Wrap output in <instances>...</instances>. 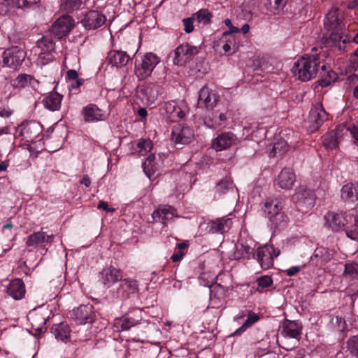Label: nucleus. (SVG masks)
Segmentation results:
<instances>
[{
	"label": "nucleus",
	"mask_w": 358,
	"mask_h": 358,
	"mask_svg": "<svg viewBox=\"0 0 358 358\" xmlns=\"http://www.w3.org/2000/svg\"><path fill=\"white\" fill-rule=\"evenodd\" d=\"M29 320L33 327L37 331H42L46 323V318L37 313L30 314Z\"/></svg>",
	"instance_id": "a18cd8bd"
},
{
	"label": "nucleus",
	"mask_w": 358,
	"mask_h": 358,
	"mask_svg": "<svg viewBox=\"0 0 358 358\" xmlns=\"http://www.w3.org/2000/svg\"><path fill=\"white\" fill-rule=\"evenodd\" d=\"M282 209V205L278 200L266 201L264 203V211L267 213L270 219L276 215L277 219H281L283 222L287 220V215L280 213Z\"/></svg>",
	"instance_id": "bb28decb"
},
{
	"label": "nucleus",
	"mask_w": 358,
	"mask_h": 358,
	"mask_svg": "<svg viewBox=\"0 0 358 358\" xmlns=\"http://www.w3.org/2000/svg\"><path fill=\"white\" fill-rule=\"evenodd\" d=\"M348 129L343 126H338L335 130L327 133L323 137V145L328 150L336 149L343 136L348 132Z\"/></svg>",
	"instance_id": "dca6fc26"
},
{
	"label": "nucleus",
	"mask_w": 358,
	"mask_h": 358,
	"mask_svg": "<svg viewBox=\"0 0 358 358\" xmlns=\"http://www.w3.org/2000/svg\"><path fill=\"white\" fill-rule=\"evenodd\" d=\"M194 137L193 130L185 124H177L174 126L172 130V140L177 144H188L193 140Z\"/></svg>",
	"instance_id": "f8f14e48"
},
{
	"label": "nucleus",
	"mask_w": 358,
	"mask_h": 358,
	"mask_svg": "<svg viewBox=\"0 0 358 358\" xmlns=\"http://www.w3.org/2000/svg\"><path fill=\"white\" fill-rule=\"evenodd\" d=\"M351 217L345 213H336L329 212L325 215L326 223L333 231L342 229L350 220Z\"/></svg>",
	"instance_id": "f3484780"
},
{
	"label": "nucleus",
	"mask_w": 358,
	"mask_h": 358,
	"mask_svg": "<svg viewBox=\"0 0 358 358\" xmlns=\"http://www.w3.org/2000/svg\"><path fill=\"white\" fill-rule=\"evenodd\" d=\"M106 17L97 10H90L80 22H106Z\"/></svg>",
	"instance_id": "ea45409f"
},
{
	"label": "nucleus",
	"mask_w": 358,
	"mask_h": 358,
	"mask_svg": "<svg viewBox=\"0 0 358 358\" xmlns=\"http://www.w3.org/2000/svg\"><path fill=\"white\" fill-rule=\"evenodd\" d=\"M82 3V0H61L60 9L67 13L61 15L55 22H74L70 13L78 10Z\"/></svg>",
	"instance_id": "a211bd4d"
},
{
	"label": "nucleus",
	"mask_w": 358,
	"mask_h": 358,
	"mask_svg": "<svg viewBox=\"0 0 358 358\" xmlns=\"http://www.w3.org/2000/svg\"><path fill=\"white\" fill-rule=\"evenodd\" d=\"M137 322L131 318L123 317L115 320L114 327L117 331H125L135 326Z\"/></svg>",
	"instance_id": "58836bf2"
},
{
	"label": "nucleus",
	"mask_w": 358,
	"mask_h": 358,
	"mask_svg": "<svg viewBox=\"0 0 358 358\" xmlns=\"http://www.w3.org/2000/svg\"><path fill=\"white\" fill-rule=\"evenodd\" d=\"M271 220L276 228H283L288 222V217H287V220L283 222L281 219H277L275 215Z\"/></svg>",
	"instance_id": "5fc2aeb1"
},
{
	"label": "nucleus",
	"mask_w": 358,
	"mask_h": 358,
	"mask_svg": "<svg viewBox=\"0 0 358 358\" xmlns=\"http://www.w3.org/2000/svg\"><path fill=\"white\" fill-rule=\"evenodd\" d=\"M344 275L346 278H353L358 281V264L348 263L345 264Z\"/></svg>",
	"instance_id": "49530a36"
},
{
	"label": "nucleus",
	"mask_w": 358,
	"mask_h": 358,
	"mask_svg": "<svg viewBox=\"0 0 358 358\" xmlns=\"http://www.w3.org/2000/svg\"><path fill=\"white\" fill-rule=\"evenodd\" d=\"M138 290V282L131 278L121 280L117 287V296L121 299H127L135 294Z\"/></svg>",
	"instance_id": "6ab92c4d"
},
{
	"label": "nucleus",
	"mask_w": 358,
	"mask_h": 358,
	"mask_svg": "<svg viewBox=\"0 0 358 358\" xmlns=\"http://www.w3.org/2000/svg\"><path fill=\"white\" fill-rule=\"evenodd\" d=\"M347 345L350 352L358 357V336H355L349 338L347 342Z\"/></svg>",
	"instance_id": "8fccbe9b"
},
{
	"label": "nucleus",
	"mask_w": 358,
	"mask_h": 358,
	"mask_svg": "<svg viewBox=\"0 0 358 358\" xmlns=\"http://www.w3.org/2000/svg\"><path fill=\"white\" fill-rule=\"evenodd\" d=\"M327 18L328 20V22L332 23V22H339V19L337 17V10H334L329 12L327 15Z\"/></svg>",
	"instance_id": "6e6d98bb"
},
{
	"label": "nucleus",
	"mask_w": 358,
	"mask_h": 358,
	"mask_svg": "<svg viewBox=\"0 0 358 358\" xmlns=\"http://www.w3.org/2000/svg\"><path fill=\"white\" fill-rule=\"evenodd\" d=\"M32 52L38 55L36 62L43 66L48 64L55 59V43L47 36H43L38 40L36 46L32 49Z\"/></svg>",
	"instance_id": "7ed1b4c3"
},
{
	"label": "nucleus",
	"mask_w": 358,
	"mask_h": 358,
	"mask_svg": "<svg viewBox=\"0 0 358 358\" xmlns=\"http://www.w3.org/2000/svg\"><path fill=\"white\" fill-rule=\"evenodd\" d=\"M70 86H71V88H78L80 86H81L83 83V79H76L75 80H71L70 81Z\"/></svg>",
	"instance_id": "69168bd1"
},
{
	"label": "nucleus",
	"mask_w": 358,
	"mask_h": 358,
	"mask_svg": "<svg viewBox=\"0 0 358 358\" xmlns=\"http://www.w3.org/2000/svg\"><path fill=\"white\" fill-rule=\"evenodd\" d=\"M161 62L159 57L153 52L145 53L140 59L135 62L134 73L139 80H145L150 77L156 67Z\"/></svg>",
	"instance_id": "f03ea898"
},
{
	"label": "nucleus",
	"mask_w": 358,
	"mask_h": 358,
	"mask_svg": "<svg viewBox=\"0 0 358 358\" xmlns=\"http://www.w3.org/2000/svg\"><path fill=\"white\" fill-rule=\"evenodd\" d=\"M259 317L257 314H251L250 315L243 325L237 329L235 332L233 334L234 336H240L247 329L251 327L253 324L257 322L259 320Z\"/></svg>",
	"instance_id": "79ce46f5"
},
{
	"label": "nucleus",
	"mask_w": 358,
	"mask_h": 358,
	"mask_svg": "<svg viewBox=\"0 0 358 358\" xmlns=\"http://www.w3.org/2000/svg\"><path fill=\"white\" fill-rule=\"evenodd\" d=\"M158 88L152 83L146 85L137 91V96L142 103L149 106L155 102L158 97Z\"/></svg>",
	"instance_id": "aec40b11"
},
{
	"label": "nucleus",
	"mask_w": 358,
	"mask_h": 358,
	"mask_svg": "<svg viewBox=\"0 0 358 358\" xmlns=\"http://www.w3.org/2000/svg\"><path fill=\"white\" fill-rule=\"evenodd\" d=\"M217 92L208 87H202L199 94L198 106L208 110L213 109L218 101Z\"/></svg>",
	"instance_id": "ddd939ff"
},
{
	"label": "nucleus",
	"mask_w": 358,
	"mask_h": 358,
	"mask_svg": "<svg viewBox=\"0 0 358 358\" xmlns=\"http://www.w3.org/2000/svg\"><path fill=\"white\" fill-rule=\"evenodd\" d=\"M232 225L231 219L222 217L209 222V230L212 233H224L227 231Z\"/></svg>",
	"instance_id": "c756f323"
},
{
	"label": "nucleus",
	"mask_w": 358,
	"mask_h": 358,
	"mask_svg": "<svg viewBox=\"0 0 358 358\" xmlns=\"http://www.w3.org/2000/svg\"><path fill=\"white\" fill-rule=\"evenodd\" d=\"M342 199L348 203L358 200V183H348L341 189Z\"/></svg>",
	"instance_id": "c85d7f7f"
},
{
	"label": "nucleus",
	"mask_w": 358,
	"mask_h": 358,
	"mask_svg": "<svg viewBox=\"0 0 358 358\" xmlns=\"http://www.w3.org/2000/svg\"><path fill=\"white\" fill-rule=\"evenodd\" d=\"M62 96L57 92H51L44 97L43 103L44 106L52 111L58 110L61 106Z\"/></svg>",
	"instance_id": "2f4dec72"
},
{
	"label": "nucleus",
	"mask_w": 358,
	"mask_h": 358,
	"mask_svg": "<svg viewBox=\"0 0 358 358\" xmlns=\"http://www.w3.org/2000/svg\"><path fill=\"white\" fill-rule=\"evenodd\" d=\"M213 17V14L208 9H200L191 17L184 18L182 22H194L197 20L199 22H209Z\"/></svg>",
	"instance_id": "72a5a7b5"
},
{
	"label": "nucleus",
	"mask_w": 358,
	"mask_h": 358,
	"mask_svg": "<svg viewBox=\"0 0 358 358\" xmlns=\"http://www.w3.org/2000/svg\"><path fill=\"white\" fill-rule=\"evenodd\" d=\"M52 331L57 340L66 341L69 338L71 329L68 324L62 322L53 325Z\"/></svg>",
	"instance_id": "473e14b6"
},
{
	"label": "nucleus",
	"mask_w": 358,
	"mask_h": 358,
	"mask_svg": "<svg viewBox=\"0 0 358 358\" xmlns=\"http://www.w3.org/2000/svg\"><path fill=\"white\" fill-rule=\"evenodd\" d=\"M72 29L73 24H52L50 32L57 38H62L66 36Z\"/></svg>",
	"instance_id": "c9c22d12"
},
{
	"label": "nucleus",
	"mask_w": 358,
	"mask_h": 358,
	"mask_svg": "<svg viewBox=\"0 0 358 358\" xmlns=\"http://www.w3.org/2000/svg\"><path fill=\"white\" fill-rule=\"evenodd\" d=\"M255 3L252 1H245L240 6V10L237 15L239 20L250 21L252 20V9Z\"/></svg>",
	"instance_id": "f704fd0d"
},
{
	"label": "nucleus",
	"mask_w": 358,
	"mask_h": 358,
	"mask_svg": "<svg viewBox=\"0 0 358 358\" xmlns=\"http://www.w3.org/2000/svg\"><path fill=\"white\" fill-rule=\"evenodd\" d=\"M81 183L83 184L87 187H90L91 185V180H90V177L87 175H85L83 177Z\"/></svg>",
	"instance_id": "774afa93"
},
{
	"label": "nucleus",
	"mask_w": 358,
	"mask_h": 358,
	"mask_svg": "<svg viewBox=\"0 0 358 358\" xmlns=\"http://www.w3.org/2000/svg\"><path fill=\"white\" fill-rule=\"evenodd\" d=\"M327 113L321 103H318L313 106L310 111L308 118L310 131L313 132L317 130L321 124L327 120Z\"/></svg>",
	"instance_id": "4468645a"
},
{
	"label": "nucleus",
	"mask_w": 358,
	"mask_h": 358,
	"mask_svg": "<svg viewBox=\"0 0 358 358\" xmlns=\"http://www.w3.org/2000/svg\"><path fill=\"white\" fill-rule=\"evenodd\" d=\"M6 292L13 299L20 300L25 296L26 289L24 283L21 279H14L8 285Z\"/></svg>",
	"instance_id": "393cba45"
},
{
	"label": "nucleus",
	"mask_w": 358,
	"mask_h": 358,
	"mask_svg": "<svg viewBox=\"0 0 358 358\" xmlns=\"http://www.w3.org/2000/svg\"><path fill=\"white\" fill-rule=\"evenodd\" d=\"M29 79L30 76L28 75H20L17 76L16 81L20 87H23Z\"/></svg>",
	"instance_id": "4d7b16f0"
},
{
	"label": "nucleus",
	"mask_w": 358,
	"mask_h": 358,
	"mask_svg": "<svg viewBox=\"0 0 358 358\" xmlns=\"http://www.w3.org/2000/svg\"><path fill=\"white\" fill-rule=\"evenodd\" d=\"M332 257L333 252L331 250L320 248L315 250L313 256L311 257V260L313 261L314 258H317L318 259L316 264L322 265L329 262Z\"/></svg>",
	"instance_id": "e433bc0d"
},
{
	"label": "nucleus",
	"mask_w": 358,
	"mask_h": 358,
	"mask_svg": "<svg viewBox=\"0 0 358 358\" xmlns=\"http://www.w3.org/2000/svg\"><path fill=\"white\" fill-rule=\"evenodd\" d=\"M13 227V224L11 221L8 220L7 223H6L3 227H2V231L3 233L6 235L7 236L10 235L11 233V229Z\"/></svg>",
	"instance_id": "bf43d9fd"
},
{
	"label": "nucleus",
	"mask_w": 358,
	"mask_h": 358,
	"mask_svg": "<svg viewBox=\"0 0 358 358\" xmlns=\"http://www.w3.org/2000/svg\"><path fill=\"white\" fill-rule=\"evenodd\" d=\"M199 46L192 45L189 43L180 45L174 50L173 64L178 66L184 65L199 52Z\"/></svg>",
	"instance_id": "0eeeda50"
},
{
	"label": "nucleus",
	"mask_w": 358,
	"mask_h": 358,
	"mask_svg": "<svg viewBox=\"0 0 358 358\" xmlns=\"http://www.w3.org/2000/svg\"><path fill=\"white\" fill-rule=\"evenodd\" d=\"M26 57L23 48L13 46L7 48L2 54L3 65L13 70H17Z\"/></svg>",
	"instance_id": "20e7f679"
},
{
	"label": "nucleus",
	"mask_w": 358,
	"mask_h": 358,
	"mask_svg": "<svg viewBox=\"0 0 358 358\" xmlns=\"http://www.w3.org/2000/svg\"><path fill=\"white\" fill-rule=\"evenodd\" d=\"M73 317L79 324L92 322L94 320L95 315L92 305H82L73 312Z\"/></svg>",
	"instance_id": "b1692460"
},
{
	"label": "nucleus",
	"mask_w": 358,
	"mask_h": 358,
	"mask_svg": "<svg viewBox=\"0 0 358 358\" xmlns=\"http://www.w3.org/2000/svg\"><path fill=\"white\" fill-rule=\"evenodd\" d=\"M234 185L232 181L229 178L221 180L215 187V191L220 195L224 194L229 191H232Z\"/></svg>",
	"instance_id": "a19ab883"
},
{
	"label": "nucleus",
	"mask_w": 358,
	"mask_h": 358,
	"mask_svg": "<svg viewBox=\"0 0 358 358\" xmlns=\"http://www.w3.org/2000/svg\"><path fill=\"white\" fill-rule=\"evenodd\" d=\"M280 255V250L273 245H266L259 247L253 254V257L259 263L263 269H268L273 266V259Z\"/></svg>",
	"instance_id": "39448f33"
},
{
	"label": "nucleus",
	"mask_w": 358,
	"mask_h": 358,
	"mask_svg": "<svg viewBox=\"0 0 358 358\" xmlns=\"http://www.w3.org/2000/svg\"><path fill=\"white\" fill-rule=\"evenodd\" d=\"M351 135L355 139L356 143H358V127H352L350 129Z\"/></svg>",
	"instance_id": "0e129e2a"
},
{
	"label": "nucleus",
	"mask_w": 358,
	"mask_h": 358,
	"mask_svg": "<svg viewBox=\"0 0 358 358\" xmlns=\"http://www.w3.org/2000/svg\"><path fill=\"white\" fill-rule=\"evenodd\" d=\"M292 199L301 210H308L314 206L316 196L311 189L305 186H300L296 189Z\"/></svg>",
	"instance_id": "423d86ee"
},
{
	"label": "nucleus",
	"mask_w": 358,
	"mask_h": 358,
	"mask_svg": "<svg viewBox=\"0 0 358 358\" xmlns=\"http://www.w3.org/2000/svg\"><path fill=\"white\" fill-rule=\"evenodd\" d=\"M67 78L70 81L78 79V74L76 70H69L67 72Z\"/></svg>",
	"instance_id": "e2e57ef3"
},
{
	"label": "nucleus",
	"mask_w": 358,
	"mask_h": 358,
	"mask_svg": "<svg viewBox=\"0 0 358 358\" xmlns=\"http://www.w3.org/2000/svg\"><path fill=\"white\" fill-rule=\"evenodd\" d=\"M269 4L272 10L278 12L286 5V0H269Z\"/></svg>",
	"instance_id": "603ef678"
},
{
	"label": "nucleus",
	"mask_w": 358,
	"mask_h": 358,
	"mask_svg": "<svg viewBox=\"0 0 358 358\" xmlns=\"http://www.w3.org/2000/svg\"><path fill=\"white\" fill-rule=\"evenodd\" d=\"M318 54L305 55L294 65L292 71L294 76L301 81H308L314 78L320 68L325 71L326 66L321 65V58Z\"/></svg>",
	"instance_id": "f257e3e1"
},
{
	"label": "nucleus",
	"mask_w": 358,
	"mask_h": 358,
	"mask_svg": "<svg viewBox=\"0 0 358 358\" xmlns=\"http://www.w3.org/2000/svg\"><path fill=\"white\" fill-rule=\"evenodd\" d=\"M251 248L248 244L238 243L236 246L235 257L237 259L245 257L250 253Z\"/></svg>",
	"instance_id": "de8ad7c7"
},
{
	"label": "nucleus",
	"mask_w": 358,
	"mask_h": 358,
	"mask_svg": "<svg viewBox=\"0 0 358 358\" xmlns=\"http://www.w3.org/2000/svg\"><path fill=\"white\" fill-rule=\"evenodd\" d=\"M336 324L337 329L340 331H343L346 328L345 321L341 317H336Z\"/></svg>",
	"instance_id": "13d9d810"
},
{
	"label": "nucleus",
	"mask_w": 358,
	"mask_h": 358,
	"mask_svg": "<svg viewBox=\"0 0 358 358\" xmlns=\"http://www.w3.org/2000/svg\"><path fill=\"white\" fill-rule=\"evenodd\" d=\"M184 256V252L182 251H178L177 252L174 253L171 259H172V261L173 262H178L180 260H181L182 259Z\"/></svg>",
	"instance_id": "680f3d73"
},
{
	"label": "nucleus",
	"mask_w": 358,
	"mask_h": 358,
	"mask_svg": "<svg viewBox=\"0 0 358 358\" xmlns=\"http://www.w3.org/2000/svg\"><path fill=\"white\" fill-rule=\"evenodd\" d=\"M336 79V73L334 71H328L327 77L322 78L320 81V84L322 87H327L331 83L334 82Z\"/></svg>",
	"instance_id": "3c124183"
},
{
	"label": "nucleus",
	"mask_w": 358,
	"mask_h": 358,
	"mask_svg": "<svg viewBox=\"0 0 358 358\" xmlns=\"http://www.w3.org/2000/svg\"><path fill=\"white\" fill-rule=\"evenodd\" d=\"M41 125L35 121H30L21 126L20 134L27 142H33L41 134Z\"/></svg>",
	"instance_id": "412c9836"
},
{
	"label": "nucleus",
	"mask_w": 358,
	"mask_h": 358,
	"mask_svg": "<svg viewBox=\"0 0 358 358\" xmlns=\"http://www.w3.org/2000/svg\"><path fill=\"white\" fill-rule=\"evenodd\" d=\"M302 326L296 321L285 320L282 325L281 335L285 338L298 339L301 334Z\"/></svg>",
	"instance_id": "a878e982"
},
{
	"label": "nucleus",
	"mask_w": 358,
	"mask_h": 358,
	"mask_svg": "<svg viewBox=\"0 0 358 358\" xmlns=\"http://www.w3.org/2000/svg\"><path fill=\"white\" fill-rule=\"evenodd\" d=\"M288 150L289 145L287 143V142L283 140H280L274 143L271 155L273 157H276L277 155H282L287 152Z\"/></svg>",
	"instance_id": "c03bdc74"
},
{
	"label": "nucleus",
	"mask_w": 358,
	"mask_h": 358,
	"mask_svg": "<svg viewBox=\"0 0 358 358\" xmlns=\"http://www.w3.org/2000/svg\"><path fill=\"white\" fill-rule=\"evenodd\" d=\"M122 277L121 270L113 266L105 267L100 272V281L104 287L108 288L121 280Z\"/></svg>",
	"instance_id": "2eb2a0df"
},
{
	"label": "nucleus",
	"mask_w": 358,
	"mask_h": 358,
	"mask_svg": "<svg viewBox=\"0 0 358 358\" xmlns=\"http://www.w3.org/2000/svg\"><path fill=\"white\" fill-rule=\"evenodd\" d=\"M39 0H16V6L18 8L26 9L36 5Z\"/></svg>",
	"instance_id": "864d4df0"
},
{
	"label": "nucleus",
	"mask_w": 358,
	"mask_h": 358,
	"mask_svg": "<svg viewBox=\"0 0 358 358\" xmlns=\"http://www.w3.org/2000/svg\"><path fill=\"white\" fill-rule=\"evenodd\" d=\"M155 222H162L164 225L172 221L174 217H178L177 210L169 205L159 206L152 214Z\"/></svg>",
	"instance_id": "9b49d317"
},
{
	"label": "nucleus",
	"mask_w": 358,
	"mask_h": 358,
	"mask_svg": "<svg viewBox=\"0 0 358 358\" xmlns=\"http://www.w3.org/2000/svg\"><path fill=\"white\" fill-rule=\"evenodd\" d=\"M155 155L152 154L145 160L143 166L145 173L150 178L157 170V163L155 162Z\"/></svg>",
	"instance_id": "4c0bfd02"
},
{
	"label": "nucleus",
	"mask_w": 358,
	"mask_h": 358,
	"mask_svg": "<svg viewBox=\"0 0 358 358\" xmlns=\"http://www.w3.org/2000/svg\"><path fill=\"white\" fill-rule=\"evenodd\" d=\"M84 120L87 122H95L105 120V113L95 104H88L82 110Z\"/></svg>",
	"instance_id": "5701e85b"
},
{
	"label": "nucleus",
	"mask_w": 358,
	"mask_h": 358,
	"mask_svg": "<svg viewBox=\"0 0 358 358\" xmlns=\"http://www.w3.org/2000/svg\"><path fill=\"white\" fill-rule=\"evenodd\" d=\"M239 31V29L234 26H231L229 32L223 33L221 38L217 43V46H221L224 52L227 55H232L238 49L239 41L234 33Z\"/></svg>",
	"instance_id": "6e6552de"
},
{
	"label": "nucleus",
	"mask_w": 358,
	"mask_h": 358,
	"mask_svg": "<svg viewBox=\"0 0 358 358\" xmlns=\"http://www.w3.org/2000/svg\"><path fill=\"white\" fill-rule=\"evenodd\" d=\"M257 290L259 292L264 291V289L270 287L273 284V280L269 275L262 276L257 280Z\"/></svg>",
	"instance_id": "09e8293b"
},
{
	"label": "nucleus",
	"mask_w": 358,
	"mask_h": 358,
	"mask_svg": "<svg viewBox=\"0 0 358 358\" xmlns=\"http://www.w3.org/2000/svg\"><path fill=\"white\" fill-rule=\"evenodd\" d=\"M163 109L168 115V118L173 122L183 118L188 113V108L185 103H178L175 101L164 103Z\"/></svg>",
	"instance_id": "1a4fd4ad"
},
{
	"label": "nucleus",
	"mask_w": 358,
	"mask_h": 358,
	"mask_svg": "<svg viewBox=\"0 0 358 358\" xmlns=\"http://www.w3.org/2000/svg\"><path fill=\"white\" fill-rule=\"evenodd\" d=\"M138 116L143 120L146 119L148 115L147 110L145 108H141L138 110L137 112Z\"/></svg>",
	"instance_id": "338daca9"
},
{
	"label": "nucleus",
	"mask_w": 358,
	"mask_h": 358,
	"mask_svg": "<svg viewBox=\"0 0 358 358\" xmlns=\"http://www.w3.org/2000/svg\"><path fill=\"white\" fill-rule=\"evenodd\" d=\"M53 238V235H48L43 231H38L28 236L26 245L27 246L36 247L41 243H52Z\"/></svg>",
	"instance_id": "7c9ffc66"
},
{
	"label": "nucleus",
	"mask_w": 358,
	"mask_h": 358,
	"mask_svg": "<svg viewBox=\"0 0 358 358\" xmlns=\"http://www.w3.org/2000/svg\"><path fill=\"white\" fill-rule=\"evenodd\" d=\"M301 270V267L299 266H294L287 270V275L288 276H293L297 274Z\"/></svg>",
	"instance_id": "052dcab7"
},
{
	"label": "nucleus",
	"mask_w": 358,
	"mask_h": 358,
	"mask_svg": "<svg viewBox=\"0 0 358 358\" xmlns=\"http://www.w3.org/2000/svg\"><path fill=\"white\" fill-rule=\"evenodd\" d=\"M152 148V142L150 139H140L136 144V152L140 155H145Z\"/></svg>",
	"instance_id": "37998d69"
},
{
	"label": "nucleus",
	"mask_w": 358,
	"mask_h": 358,
	"mask_svg": "<svg viewBox=\"0 0 358 358\" xmlns=\"http://www.w3.org/2000/svg\"><path fill=\"white\" fill-rule=\"evenodd\" d=\"M240 142L238 137L231 131H225L219 134L212 141V148L216 151L227 150Z\"/></svg>",
	"instance_id": "9d476101"
},
{
	"label": "nucleus",
	"mask_w": 358,
	"mask_h": 358,
	"mask_svg": "<svg viewBox=\"0 0 358 358\" xmlns=\"http://www.w3.org/2000/svg\"><path fill=\"white\" fill-rule=\"evenodd\" d=\"M108 61L113 66L119 67L125 66L130 59L126 52L120 50H111L107 57Z\"/></svg>",
	"instance_id": "cd10ccee"
},
{
	"label": "nucleus",
	"mask_w": 358,
	"mask_h": 358,
	"mask_svg": "<svg viewBox=\"0 0 358 358\" xmlns=\"http://www.w3.org/2000/svg\"><path fill=\"white\" fill-rule=\"evenodd\" d=\"M296 181V175L290 168H284L275 180V185L282 189H291Z\"/></svg>",
	"instance_id": "4be33fe9"
}]
</instances>
